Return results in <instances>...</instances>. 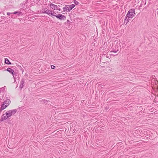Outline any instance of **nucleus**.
Here are the masks:
<instances>
[{
  "label": "nucleus",
  "mask_w": 158,
  "mask_h": 158,
  "mask_svg": "<svg viewBox=\"0 0 158 158\" xmlns=\"http://www.w3.org/2000/svg\"><path fill=\"white\" fill-rule=\"evenodd\" d=\"M5 63L6 64H11V63L10 62L9 60L7 58L5 59Z\"/></svg>",
  "instance_id": "nucleus-12"
},
{
  "label": "nucleus",
  "mask_w": 158,
  "mask_h": 158,
  "mask_svg": "<svg viewBox=\"0 0 158 158\" xmlns=\"http://www.w3.org/2000/svg\"><path fill=\"white\" fill-rule=\"evenodd\" d=\"M17 111L16 109L8 111L6 113L7 114H8L9 117H10L11 115L14 114Z\"/></svg>",
  "instance_id": "nucleus-3"
},
{
  "label": "nucleus",
  "mask_w": 158,
  "mask_h": 158,
  "mask_svg": "<svg viewBox=\"0 0 158 158\" xmlns=\"http://www.w3.org/2000/svg\"><path fill=\"white\" fill-rule=\"evenodd\" d=\"M63 10L65 12V11H67V10H68V8L67 7V6H66L64 7L63 8Z\"/></svg>",
  "instance_id": "nucleus-18"
},
{
  "label": "nucleus",
  "mask_w": 158,
  "mask_h": 158,
  "mask_svg": "<svg viewBox=\"0 0 158 158\" xmlns=\"http://www.w3.org/2000/svg\"><path fill=\"white\" fill-rule=\"evenodd\" d=\"M6 104L4 103L3 102V104H2L1 106V107H4V109L7 106V105Z\"/></svg>",
  "instance_id": "nucleus-17"
},
{
  "label": "nucleus",
  "mask_w": 158,
  "mask_h": 158,
  "mask_svg": "<svg viewBox=\"0 0 158 158\" xmlns=\"http://www.w3.org/2000/svg\"><path fill=\"white\" fill-rule=\"evenodd\" d=\"M6 70L7 71L9 72L10 73H11L13 76H14V72L13 69L10 68H8Z\"/></svg>",
  "instance_id": "nucleus-9"
},
{
  "label": "nucleus",
  "mask_w": 158,
  "mask_h": 158,
  "mask_svg": "<svg viewBox=\"0 0 158 158\" xmlns=\"http://www.w3.org/2000/svg\"><path fill=\"white\" fill-rule=\"evenodd\" d=\"M4 110V107H1L0 109V111L1 112L2 110Z\"/></svg>",
  "instance_id": "nucleus-22"
},
{
  "label": "nucleus",
  "mask_w": 158,
  "mask_h": 158,
  "mask_svg": "<svg viewBox=\"0 0 158 158\" xmlns=\"http://www.w3.org/2000/svg\"><path fill=\"white\" fill-rule=\"evenodd\" d=\"M52 13L56 15V13L54 11V10L52 11Z\"/></svg>",
  "instance_id": "nucleus-24"
},
{
  "label": "nucleus",
  "mask_w": 158,
  "mask_h": 158,
  "mask_svg": "<svg viewBox=\"0 0 158 158\" xmlns=\"http://www.w3.org/2000/svg\"><path fill=\"white\" fill-rule=\"evenodd\" d=\"M22 12L20 11H16L13 13V14H17L18 16L22 14Z\"/></svg>",
  "instance_id": "nucleus-15"
},
{
  "label": "nucleus",
  "mask_w": 158,
  "mask_h": 158,
  "mask_svg": "<svg viewBox=\"0 0 158 158\" xmlns=\"http://www.w3.org/2000/svg\"><path fill=\"white\" fill-rule=\"evenodd\" d=\"M127 18L128 17L127 16V15L124 19V23H126V24H127L129 22V21H127Z\"/></svg>",
  "instance_id": "nucleus-13"
},
{
  "label": "nucleus",
  "mask_w": 158,
  "mask_h": 158,
  "mask_svg": "<svg viewBox=\"0 0 158 158\" xmlns=\"http://www.w3.org/2000/svg\"><path fill=\"white\" fill-rule=\"evenodd\" d=\"M127 15L128 18H132L134 15H135V10L133 9H130Z\"/></svg>",
  "instance_id": "nucleus-1"
},
{
  "label": "nucleus",
  "mask_w": 158,
  "mask_h": 158,
  "mask_svg": "<svg viewBox=\"0 0 158 158\" xmlns=\"http://www.w3.org/2000/svg\"><path fill=\"white\" fill-rule=\"evenodd\" d=\"M55 16L57 19L59 20H65L66 19V17L64 15L59 14L57 15H54V16Z\"/></svg>",
  "instance_id": "nucleus-2"
},
{
  "label": "nucleus",
  "mask_w": 158,
  "mask_h": 158,
  "mask_svg": "<svg viewBox=\"0 0 158 158\" xmlns=\"http://www.w3.org/2000/svg\"><path fill=\"white\" fill-rule=\"evenodd\" d=\"M10 101L9 99H7L6 100L4 101L3 102L8 106L10 103Z\"/></svg>",
  "instance_id": "nucleus-11"
},
{
  "label": "nucleus",
  "mask_w": 158,
  "mask_h": 158,
  "mask_svg": "<svg viewBox=\"0 0 158 158\" xmlns=\"http://www.w3.org/2000/svg\"><path fill=\"white\" fill-rule=\"evenodd\" d=\"M73 2L76 5H78L79 4V2L76 0H74Z\"/></svg>",
  "instance_id": "nucleus-19"
},
{
  "label": "nucleus",
  "mask_w": 158,
  "mask_h": 158,
  "mask_svg": "<svg viewBox=\"0 0 158 158\" xmlns=\"http://www.w3.org/2000/svg\"><path fill=\"white\" fill-rule=\"evenodd\" d=\"M46 11H45V14H48V15L52 17L54 16V14L52 13V10H49L48 9L47 10H46Z\"/></svg>",
  "instance_id": "nucleus-7"
},
{
  "label": "nucleus",
  "mask_w": 158,
  "mask_h": 158,
  "mask_svg": "<svg viewBox=\"0 0 158 158\" xmlns=\"http://www.w3.org/2000/svg\"><path fill=\"white\" fill-rule=\"evenodd\" d=\"M130 18H127V21H130Z\"/></svg>",
  "instance_id": "nucleus-25"
},
{
  "label": "nucleus",
  "mask_w": 158,
  "mask_h": 158,
  "mask_svg": "<svg viewBox=\"0 0 158 158\" xmlns=\"http://www.w3.org/2000/svg\"><path fill=\"white\" fill-rule=\"evenodd\" d=\"M24 79L23 78L22 79L21 81L20 82V85L19 88L20 89H22L24 86Z\"/></svg>",
  "instance_id": "nucleus-8"
},
{
  "label": "nucleus",
  "mask_w": 158,
  "mask_h": 158,
  "mask_svg": "<svg viewBox=\"0 0 158 158\" xmlns=\"http://www.w3.org/2000/svg\"><path fill=\"white\" fill-rule=\"evenodd\" d=\"M0 90L2 91V93L3 94L2 95H4V94L6 92V87L5 86L1 88H0Z\"/></svg>",
  "instance_id": "nucleus-10"
},
{
  "label": "nucleus",
  "mask_w": 158,
  "mask_h": 158,
  "mask_svg": "<svg viewBox=\"0 0 158 158\" xmlns=\"http://www.w3.org/2000/svg\"><path fill=\"white\" fill-rule=\"evenodd\" d=\"M13 14V13H10V12H7V15H8L11 14Z\"/></svg>",
  "instance_id": "nucleus-21"
},
{
  "label": "nucleus",
  "mask_w": 158,
  "mask_h": 158,
  "mask_svg": "<svg viewBox=\"0 0 158 158\" xmlns=\"http://www.w3.org/2000/svg\"><path fill=\"white\" fill-rule=\"evenodd\" d=\"M119 50V49H117V50H116V49H114V48H113L112 50L110 51V52H114V53H116Z\"/></svg>",
  "instance_id": "nucleus-14"
},
{
  "label": "nucleus",
  "mask_w": 158,
  "mask_h": 158,
  "mask_svg": "<svg viewBox=\"0 0 158 158\" xmlns=\"http://www.w3.org/2000/svg\"><path fill=\"white\" fill-rule=\"evenodd\" d=\"M20 70L22 71V73H23L24 72V70L23 69H22L21 67H20Z\"/></svg>",
  "instance_id": "nucleus-23"
},
{
  "label": "nucleus",
  "mask_w": 158,
  "mask_h": 158,
  "mask_svg": "<svg viewBox=\"0 0 158 158\" xmlns=\"http://www.w3.org/2000/svg\"><path fill=\"white\" fill-rule=\"evenodd\" d=\"M8 115V114H7L6 113V114H3L1 117L0 121L2 122L4 120L7 119L9 117Z\"/></svg>",
  "instance_id": "nucleus-4"
},
{
  "label": "nucleus",
  "mask_w": 158,
  "mask_h": 158,
  "mask_svg": "<svg viewBox=\"0 0 158 158\" xmlns=\"http://www.w3.org/2000/svg\"><path fill=\"white\" fill-rule=\"evenodd\" d=\"M75 5L74 4H73L70 5H67V7L68 8V11L67 12H69L75 6Z\"/></svg>",
  "instance_id": "nucleus-6"
},
{
  "label": "nucleus",
  "mask_w": 158,
  "mask_h": 158,
  "mask_svg": "<svg viewBox=\"0 0 158 158\" xmlns=\"http://www.w3.org/2000/svg\"><path fill=\"white\" fill-rule=\"evenodd\" d=\"M50 6L51 7L52 6L53 7V9L54 10H58L59 11L61 10V9L58 6H57L56 5H55L54 4H53L52 3H50Z\"/></svg>",
  "instance_id": "nucleus-5"
},
{
  "label": "nucleus",
  "mask_w": 158,
  "mask_h": 158,
  "mask_svg": "<svg viewBox=\"0 0 158 158\" xmlns=\"http://www.w3.org/2000/svg\"><path fill=\"white\" fill-rule=\"evenodd\" d=\"M47 8H43L41 10L42 13H45V11H46V10H47Z\"/></svg>",
  "instance_id": "nucleus-16"
},
{
  "label": "nucleus",
  "mask_w": 158,
  "mask_h": 158,
  "mask_svg": "<svg viewBox=\"0 0 158 158\" xmlns=\"http://www.w3.org/2000/svg\"><path fill=\"white\" fill-rule=\"evenodd\" d=\"M55 66L53 65H51V68L52 69H54L55 68Z\"/></svg>",
  "instance_id": "nucleus-20"
}]
</instances>
